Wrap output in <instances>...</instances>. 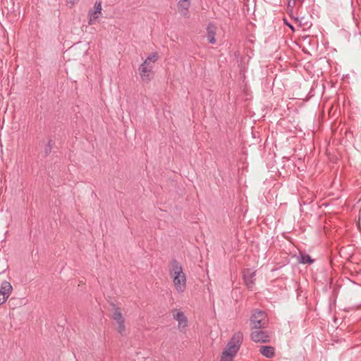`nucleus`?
Returning <instances> with one entry per match:
<instances>
[{
  "label": "nucleus",
  "mask_w": 361,
  "mask_h": 361,
  "mask_svg": "<svg viewBox=\"0 0 361 361\" xmlns=\"http://www.w3.org/2000/svg\"><path fill=\"white\" fill-rule=\"evenodd\" d=\"M114 314L112 318L116 322H119L124 320V318L121 312V309L114 305Z\"/></svg>",
  "instance_id": "obj_15"
},
{
  "label": "nucleus",
  "mask_w": 361,
  "mask_h": 361,
  "mask_svg": "<svg viewBox=\"0 0 361 361\" xmlns=\"http://www.w3.org/2000/svg\"><path fill=\"white\" fill-rule=\"evenodd\" d=\"M292 5H293V1L292 0H289L288 2L287 8H288V10L290 9L291 11H293V8H292Z\"/></svg>",
  "instance_id": "obj_21"
},
{
  "label": "nucleus",
  "mask_w": 361,
  "mask_h": 361,
  "mask_svg": "<svg viewBox=\"0 0 361 361\" xmlns=\"http://www.w3.org/2000/svg\"><path fill=\"white\" fill-rule=\"evenodd\" d=\"M138 70L143 81L148 82L153 78L152 66L145 67V65H140Z\"/></svg>",
  "instance_id": "obj_7"
},
{
  "label": "nucleus",
  "mask_w": 361,
  "mask_h": 361,
  "mask_svg": "<svg viewBox=\"0 0 361 361\" xmlns=\"http://www.w3.org/2000/svg\"><path fill=\"white\" fill-rule=\"evenodd\" d=\"M102 2L97 1L94 3V7L88 11L87 16L89 18L88 24L90 25H93L94 22L99 18L102 15Z\"/></svg>",
  "instance_id": "obj_4"
},
{
  "label": "nucleus",
  "mask_w": 361,
  "mask_h": 361,
  "mask_svg": "<svg viewBox=\"0 0 361 361\" xmlns=\"http://www.w3.org/2000/svg\"><path fill=\"white\" fill-rule=\"evenodd\" d=\"M118 324V331L122 336L126 334L125 320L117 322Z\"/></svg>",
  "instance_id": "obj_18"
},
{
  "label": "nucleus",
  "mask_w": 361,
  "mask_h": 361,
  "mask_svg": "<svg viewBox=\"0 0 361 361\" xmlns=\"http://www.w3.org/2000/svg\"><path fill=\"white\" fill-rule=\"evenodd\" d=\"M169 274L172 278L186 277L183 272L182 265L176 259H173L169 262Z\"/></svg>",
  "instance_id": "obj_3"
},
{
  "label": "nucleus",
  "mask_w": 361,
  "mask_h": 361,
  "mask_svg": "<svg viewBox=\"0 0 361 361\" xmlns=\"http://www.w3.org/2000/svg\"><path fill=\"white\" fill-rule=\"evenodd\" d=\"M255 271L247 269L243 271V280L246 285V286L249 289H252L255 284Z\"/></svg>",
  "instance_id": "obj_6"
},
{
  "label": "nucleus",
  "mask_w": 361,
  "mask_h": 361,
  "mask_svg": "<svg viewBox=\"0 0 361 361\" xmlns=\"http://www.w3.org/2000/svg\"><path fill=\"white\" fill-rule=\"evenodd\" d=\"M22 299L16 298H11L8 301V305L11 308L15 309L18 306H20L23 303Z\"/></svg>",
  "instance_id": "obj_17"
},
{
  "label": "nucleus",
  "mask_w": 361,
  "mask_h": 361,
  "mask_svg": "<svg viewBox=\"0 0 361 361\" xmlns=\"http://www.w3.org/2000/svg\"><path fill=\"white\" fill-rule=\"evenodd\" d=\"M158 58H159L158 54L157 52H154V53H152L150 55H149L146 59L149 62L154 63L155 61H157Z\"/></svg>",
  "instance_id": "obj_19"
},
{
  "label": "nucleus",
  "mask_w": 361,
  "mask_h": 361,
  "mask_svg": "<svg viewBox=\"0 0 361 361\" xmlns=\"http://www.w3.org/2000/svg\"><path fill=\"white\" fill-rule=\"evenodd\" d=\"M243 339V335L241 331H238L233 334L222 352L221 361H233V357L240 349Z\"/></svg>",
  "instance_id": "obj_1"
},
{
  "label": "nucleus",
  "mask_w": 361,
  "mask_h": 361,
  "mask_svg": "<svg viewBox=\"0 0 361 361\" xmlns=\"http://www.w3.org/2000/svg\"><path fill=\"white\" fill-rule=\"evenodd\" d=\"M80 0H69V3H71L72 5H74L75 3L79 1Z\"/></svg>",
  "instance_id": "obj_24"
},
{
  "label": "nucleus",
  "mask_w": 361,
  "mask_h": 361,
  "mask_svg": "<svg viewBox=\"0 0 361 361\" xmlns=\"http://www.w3.org/2000/svg\"><path fill=\"white\" fill-rule=\"evenodd\" d=\"M285 23H286V25H288V26L291 30H294V27H293V26L290 23H288L286 20H285Z\"/></svg>",
  "instance_id": "obj_23"
},
{
  "label": "nucleus",
  "mask_w": 361,
  "mask_h": 361,
  "mask_svg": "<svg viewBox=\"0 0 361 361\" xmlns=\"http://www.w3.org/2000/svg\"><path fill=\"white\" fill-rule=\"evenodd\" d=\"M298 261L300 263V264H311L314 262V259H312L310 257V256L307 254H303V253H300V255L298 257Z\"/></svg>",
  "instance_id": "obj_14"
},
{
  "label": "nucleus",
  "mask_w": 361,
  "mask_h": 361,
  "mask_svg": "<svg viewBox=\"0 0 361 361\" xmlns=\"http://www.w3.org/2000/svg\"><path fill=\"white\" fill-rule=\"evenodd\" d=\"M173 282L175 289L178 293H183L186 288V277L173 278Z\"/></svg>",
  "instance_id": "obj_10"
},
{
  "label": "nucleus",
  "mask_w": 361,
  "mask_h": 361,
  "mask_svg": "<svg viewBox=\"0 0 361 361\" xmlns=\"http://www.w3.org/2000/svg\"><path fill=\"white\" fill-rule=\"evenodd\" d=\"M173 318L178 323L179 329H185L188 326V319L183 312L180 310H176L173 313Z\"/></svg>",
  "instance_id": "obj_8"
},
{
  "label": "nucleus",
  "mask_w": 361,
  "mask_h": 361,
  "mask_svg": "<svg viewBox=\"0 0 361 361\" xmlns=\"http://www.w3.org/2000/svg\"><path fill=\"white\" fill-rule=\"evenodd\" d=\"M141 65H145V67H149V66H152L151 64H150V62L148 61L147 59H145V61L141 64Z\"/></svg>",
  "instance_id": "obj_22"
},
{
  "label": "nucleus",
  "mask_w": 361,
  "mask_h": 361,
  "mask_svg": "<svg viewBox=\"0 0 361 361\" xmlns=\"http://www.w3.org/2000/svg\"><path fill=\"white\" fill-rule=\"evenodd\" d=\"M54 145V142H53V140L51 139L49 140L47 144L44 147V149L43 152L42 153V157L45 158L50 154Z\"/></svg>",
  "instance_id": "obj_16"
},
{
  "label": "nucleus",
  "mask_w": 361,
  "mask_h": 361,
  "mask_svg": "<svg viewBox=\"0 0 361 361\" xmlns=\"http://www.w3.org/2000/svg\"><path fill=\"white\" fill-rule=\"evenodd\" d=\"M216 31V27L214 25V24L210 23L208 24L207 27V37L209 43L211 44H215L216 43V39H215V35Z\"/></svg>",
  "instance_id": "obj_11"
},
{
  "label": "nucleus",
  "mask_w": 361,
  "mask_h": 361,
  "mask_svg": "<svg viewBox=\"0 0 361 361\" xmlns=\"http://www.w3.org/2000/svg\"><path fill=\"white\" fill-rule=\"evenodd\" d=\"M8 298L5 296L4 295L0 293V305L4 304L7 300Z\"/></svg>",
  "instance_id": "obj_20"
},
{
  "label": "nucleus",
  "mask_w": 361,
  "mask_h": 361,
  "mask_svg": "<svg viewBox=\"0 0 361 361\" xmlns=\"http://www.w3.org/2000/svg\"><path fill=\"white\" fill-rule=\"evenodd\" d=\"M190 6V0H180L178 3V9L180 13L185 18H189L188 9Z\"/></svg>",
  "instance_id": "obj_9"
},
{
  "label": "nucleus",
  "mask_w": 361,
  "mask_h": 361,
  "mask_svg": "<svg viewBox=\"0 0 361 361\" xmlns=\"http://www.w3.org/2000/svg\"><path fill=\"white\" fill-rule=\"evenodd\" d=\"M250 324L252 329H260L267 327L268 319L264 311L255 310L252 312Z\"/></svg>",
  "instance_id": "obj_2"
},
{
  "label": "nucleus",
  "mask_w": 361,
  "mask_h": 361,
  "mask_svg": "<svg viewBox=\"0 0 361 361\" xmlns=\"http://www.w3.org/2000/svg\"><path fill=\"white\" fill-rule=\"evenodd\" d=\"M259 351L265 357L272 358L275 355V348L271 345H262Z\"/></svg>",
  "instance_id": "obj_12"
},
{
  "label": "nucleus",
  "mask_w": 361,
  "mask_h": 361,
  "mask_svg": "<svg viewBox=\"0 0 361 361\" xmlns=\"http://www.w3.org/2000/svg\"><path fill=\"white\" fill-rule=\"evenodd\" d=\"M250 338L255 343H267L270 341V336L267 331H255L251 333Z\"/></svg>",
  "instance_id": "obj_5"
},
{
  "label": "nucleus",
  "mask_w": 361,
  "mask_h": 361,
  "mask_svg": "<svg viewBox=\"0 0 361 361\" xmlns=\"http://www.w3.org/2000/svg\"><path fill=\"white\" fill-rule=\"evenodd\" d=\"M294 20H295L296 22L299 21L298 18H294Z\"/></svg>",
  "instance_id": "obj_25"
},
{
  "label": "nucleus",
  "mask_w": 361,
  "mask_h": 361,
  "mask_svg": "<svg viewBox=\"0 0 361 361\" xmlns=\"http://www.w3.org/2000/svg\"><path fill=\"white\" fill-rule=\"evenodd\" d=\"M12 290V286L9 282L4 281L1 283L0 288V293L8 298L11 293Z\"/></svg>",
  "instance_id": "obj_13"
}]
</instances>
